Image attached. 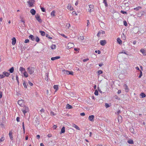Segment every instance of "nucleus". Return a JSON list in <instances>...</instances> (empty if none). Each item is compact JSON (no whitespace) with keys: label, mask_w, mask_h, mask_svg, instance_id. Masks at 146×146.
<instances>
[{"label":"nucleus","mask_w":146,"mask_h":146,"mask_svg":"<svg viewBox=\"0 0 146 146\" xmlns=\"http://www.w3.org/2000/svg\"><path fill=\"white\" fill-rule=\"evenodd\" d=\"M29 38L33 41H34L35 40L34 36L32 35H30L29 36Z\"/></svg>","instance_id":"15"},{"label":"nucleus","mask_w":146,"mask_h":146,"mask_svg":"<svg viewBox=\"0 0 146 146\" xmlns=\"http://www.w3.org/2000/svg\"><path fill=\"white\" fill-rule=\"evenodd\" d=\"M35 40L37 42H39L40 41V39L37 36H36V37L35 38Z\"/></svg>","instance_id":"31"},{"label":"nucleus","mask_w":146,"mask_h":146,"mask_svg":"<svg viewBox=\"0 0 146 146\" xmlns=\"http://www.w3.org/2000/svg\"><path fill=\"white\" fill-rule=\"evenodd\" d=\"M51 16H55V12L54 11H53L51 13Z\"/></svg>","instance_id":"38"},{"label":"nucleus","mask_w":146,"mask_h":146,"mask_svg":"<svg viewBox=\"0 0 146 146\" xmlns=\"http://www.w3.org/2000/svg\"><path fill=\"white\" fill-rule=\"evenodd\" d=\"M130 132H131L132 133H134V134L135 133V132L134 131V129L132 127H131V128H130Z\"/></svg>","instance_id":"28"},{"label":"nucleus","mask_w":146,"mask_h":146,"mask_svg":"<svg viewBox=\"0 0 146 146\" xmlns=\"http://www.w3.org/2000/svg\"><path fill=\"white\" fill-rule=\"evenodd\" d=\"M106 43V41L105 40H103L100 41V44L102 46H104Z\"/></svg>","instance_id":"6"},{"label":"nucleus","mask_w":146,"mask_h":146,"mask_svg":"<svg viewBox=\"0 0 146 146\" xmlns=\"http://www.w3.org/2000/svg\"><path fill=\"white\" fill-rule=\"evenodd\" d=\"M23 110H26L27 111H29V108L28 107H27L26 106H24L23 107Z\"/></svg>","instance_id":"29"},{"label":"nucleus","mask_w":146,"mask_h":146,"mask_svg":"<svg viewBox=\"0 0 146 146\" xmlns=\"http://www.w3.org/2000/svg\"><path fill=\"white\" fill-rule=\"evenodd\" d=\"M55 114H54V113L53 112L51 111L50 112V115L52 116H54Z\"/></svg>","instance_id":"57"},{"label":"nucleus","mask_w":146,"mask_h":146,"mask_svg":"<svg viewBox=\"0 0 146 146\" xmlns=\"http://www.w3.org/2000/svg\"><path fill=\"white\" fill-rule=\"evenodd\" d=\"M23 74H24V76L25 77H27L28 76V74L27 73V72L26 71H25L24 73H23Z\"/></svg>","instance_id":"26"},{"label":"nucleus","mask_w":146,"mask_h":146,"mask_svg":"<svg viewBox=\"0 0 146 146\" xmlns=\"http://www.w3.org/2000/svg\"><path fill=\"white\" fill-rule=\"evenodd\" d=\"M140 95L141 96V98H143L146 96L145 94L143 92L141 93Z\"/></svg>","instance_id":"17"},{"label":"nucleus","mask_w":146,"mask_h":146,"mask_svg":"<svg viewBox=\"0 0 146 146\" xmlns=\"http://www.w3.org/2000/svg\"><path fill=\"white\" fill-rule=\"evenodd\" d=\"M51 48L52 49H55L56 48L55 45L54 44L52 45L51 46Z\"/></svg>","instance_id":"32"},{"label":"nucleus","mask_w":146,"mask_h":146,"mask_svg":"<svg viewBox=\"0 0 146 146\" xmlns=\"http://www.w3.org/2000/svg\"><path fill=\"white\" fill-rule=\"evenodd\" d=\"M11 73H12L13 72L14 70V68L13 67H11L9 70Z\"/></svg>","instance_id":"23"},{"label":"nucleus","mask_w":146,"mask_h":146,"mask_svg":"<svg viewBox=\"0 0 146 146\" xmlns=\"http://www.w3.org/2000/svg\"><path fill=\"white\" fill-rule=\"evenodd\" d=\"M124 87H125V90L126 91V92H128L129 90L127 86L125 84H124Z\"/></svg>","instance_id":"27"},{"label":"nucleus","mask_w":146,"mask_h":146,"mask_svg":"<svg viewBox=\"0 0 146 146\" xmlns=\"http://www.w3.org/2000/svg\"><path fill=\"white\" fill-rule=\"evenodd\" d=\"M62 71L63 72H64V73L65 74H69L70 71L66 70H62Z\"/></svg>","instance_id":"24"},{"label":"nucleus","mask_w":146,"mask_h":146,"mask_svg":"<svg viewBox=\"0 0 146 146\" xmlns=\"http://www.w3.org/2000/svg\"><path fill=\"white\" fill-rule=\"evenodd\" d=\"M121 53H124L128 55V54L124 50H123L121 52Z\"/></svg>","instance_id":"53"},{"label":"nucleus","mask_w":146,"mask_h":146,"mask_svg":"<svg viewBox=\"0 0 146 146\" xmlns=\"http://www.w3.org/2000/svg\"><path fill=\"white\" fill-rule=\"evenodd\" d=\"M3 74H4L5 76L8 77L10 75V73L6 72H4L3 73Z\"/></svg>","instance_id":"12"},{"label":"nucleus","mask_w":146,"mask_h":146,"mask_svg":"<svg viewBox=\"0 0 146 146\" xmlns=\"http://www.w3.org/2000/svg\"><path fill=\"white\" fill-rule=\"evenodd\" d=\"M122 119V117L121 115H119L118 117V120L119 123L121 122V120Z\"/></svg>","instance_id":"13"},{"label":"nucleus","mask_w":146,"mask_h":146,"mask_svg":"<svg viewBox=\"0 0 146 146\" xmlns=\"http://www.w3.org/2000/svg\"><path fill=\"white\" fill-rule=\"evenodd\" d=\"M46 37H48V38L49 39H52V38L50 36H49V35L48 34H46Z\"/></svg>","instance_id":"52"},{"label":"nucleus","mask_w":146,"mask_h":146,"mask_svg":"<svg viewBox=\"0 0 146 146\" xmlns=\"http://www.w3.org/2000/svg\"><path fill=\"white\" fill-rule=\"evenodd\" d=\"M80 115L81 116H84L85 115V114L84 113H80Z\"/></svg>","instance_id":"63"},{"label":"nucleus","mask_w":146,"mask_h":146,"mask_svg":"<svg viewBox=\"0 0 146 146\" xmlns=\"http://www.w3.org/2000/svg\"><path fill=\"white\" fill-rule=\"evenodd\" d=\"M35 2V0H29L27 2L29 7H32L34 6V4Z\"/></svg>","instance_id":"2"},{"label":"nucleus","mask_w":146,"mask_h":146,"mask_svg":"<svg viewBox=\"0 0 146 146\" xmlns=\"http://www.w3.org/2000/svg\"><path fill=\"white\" fill-rule=\"evenodd\" d=\"M94 94L96 96H97L98 95V91L97 90H95Z\"/></svg>","instance_id":"37"},{"label":"nucleus","mask_w":146,"mask_h":146,"mask_svg":"<svg viewBox=\"0 0 146 146\" xmlns=\"http://www.w3.org/2000/svg\"><path fill=\"white\" fill-rule=\"evenodd\" d=\"M35 18L37 21L40 23H41L42 22V20L40 18V16L38 14H36L35 15Z\"/></svg>","instance_id":"3"},{"label":"nucleus","mask_w":146,"mask_h":146,"mask_svg":"<svg viewBox=\"0 0 146 146\" xmlns=\"http://www.w3.org/2000/svg\"><path fill=\"white\" fill-rule=\"evenodd\" d=\"M117 42L119 44H122V41L119 38H117Z\"/></svg>","instance_id":"21"},{"label":"nucleus","mask_w":146,"mask_h":146,"mask_svg":"<svg viewBox=\"0 0 146 146\" xmlns=\"http://www.w3.org/2000/svg\"><path fill=\"white\" fill-rule=\"evenodd\" d=\"M65 132V127H64L63 126L61 130V131L60 132V134H61L62 133H64Z\"/></svg>","instance_id":"10"},{"label":"nucleus","mask_w":146,"mask_h":146,"mask_svg":"<svg viewBox=\"0 0 146 146\" xmlns=\"http://www.w3.org/2000/svg\"><path fill=\"white\" fill-rule=\"evenodd\" d=\"M69 74H70V75H73V72L72 71H70V73H69Z\"/></svg>","instance_id":"58"},{"label":"nucleus","mask_w":146,"mask_h":146,"mask_svg":"<svg viewBox=\"0 0 146 146\" xmlns=\"http://www.w3.org/2000/svg\"><path fill=\"white\" fill-rule=\"evenodd\" d=\"M140 51L144 55H145L146 54H144V53L145 50L144 49H141L140 50Z\"/></svg>","instance_id":"41"},{"label":"nucleus","mask_w":146,"mask_h":146,"mask_svg":"<svg viewBox=\"0 0 146 146\" xmlns=\"http://www.w3.org/2000/svg\"><path fill=\"white\" fill-rule=\"evenodd\" d=\"M102 33V32H101L100 31H99L97 34V36L98 37H100V35Z\"/></svg>","instance_id":"43"},{"label":"nucleus","mask_w":146,"mask_h":146,"mask_svg":"<svg viewBox=\"0 0 146 146\" xmlns=\"http://www.w3.org/2000/svg\"><path fill=\"white\" fill-rule=\"evenodd\" d=\"M9 135L11 139L12 140L13 139V133L12 131H9Z\"/></svg>","instance_id":"8"},{"label":"nucleus","mask_w":146,"mask_h":146,"mask_svg":"<svg viewBox=\"0 0 146 146\" xmlns=\"http://www.w3.org/2000/svg\"><path fill=\"white\" fill-rule=\"evenodd\" d=\"M5 77V76L3 74L2 75L0 74V78H2Z\"/></svg>","instance_id":"51"},{"label":"nucleus","mask_w":146,"mask_h":146,"mask_svg":"<svg viewBox=\"0 0 146 146\" xmlns=\"http://www.w3.org/2000/svg\"><path fill=\"white\" fill-rule=\"evenodd\" d=\"M141 8V7L138 6V7L136 8H134V9L137 11L140 8Z\"/></svg>","instance_id":"33"},{"label":"nucleus","mask_w":146,"mask_h":146,"mask_svg":"<svg viewBox=\"0 0 146 146\" xmlns=\"http://www.w3.org/2000/svg\"><path fill=\"white\" fill-rule=\"evenodd\" d=\"M30 13H31L32 15H34L36 13V11L34 9H32L31 10Z\"/></svg>","instance_id":"11"},{"label":"nucleus","mask_w":146,"mask_h":146,"mask_svg":"<svg viewBox=\"0 0 146 146\" xmlns=\"http://www.w3.org/2000/svg\"><path fill=\"white\" fill-rule=\"evenodd\" d=\"M74 44L72 43H68L67 45V48L68 49H70L73 48L74 46Z\"/></svg>","instance_id":"4"},{"label":"nucleus","mask_w":146,"mask_h":146,"mask_svg":"<svg viewBox=\"0 0 146 146\" xmlns=\"http://www.w3.org/2000/svg\"><path fill=\"white\" fill-rule=\"evenodd\" d=\"M74 127L77 129L78 130H80V128L77 125H75Z\"/></svg>","instance_id":"44"},{"label":"nucleus","mask_w":146,"mask_h":146,"mask_svg":"<svg viewBox=\"0 0 146 146\" xmlns=\"http://www.w3.org/2000/svg\"><path fill=\"white\" fill-rule=\"evenodd\" d=\"M41 9L42 12H44L45 11V9L43 7H41Z\"/></svg>","instance_id":"48"},{"label":"nucleus","mask_w":146,"mask_h":146,"mask_svg":"<svg viewBox=\"0 0 146 146\" xmlns=\"http://www.w3.org/2000/svg\"><path fill=\"white\" fill-rule=\"evenodd\" d=\"M35 70L34 68L32 67H29L27 69V70L30 74H32L34 72Z\"/></svg>","instance_id":"1"},{"label":"nucleus","mask_w":146,"mask_h":146,"mask_svg":"<svg viewBox=\"0 0 146 146\" xmlns=\"http://www.w3.org/2000/svg\"><path fill=\"white\" fill-rule=\"evenodd\" d=\"M40 33L41 35L42 36H44L45 35V33L43 31H40Z\"/></svg>","instance_id":"30"},{"label":"nucleus","mask_w":146,"mask_h":146,"mask_svg":"<svg viewBox=\"0 0 146 146\" xmlns=\"http://www.w3.org/2000/svg\"><path fill=\"white\" fill-rule=\"evenodd\" d=\"M19 70L21 72H23V71H24V72L25 71V68L22 67H20L19 68Z\"/></svg>","instance_id":"19"},{"label":"nucleus","mask_w":146,"mask_h":146,"mask_svg":"<svg viewBox=\"0 0 146 146\" xmlns=\"http://www.w3.org/2000/svg\"><path fill=\"white\" fill-rule=\"evenodd\" d=\"M121 113V111L120 110H118L117 112V115H119L120 113Z\"/></svg>","instance_id":"60"},{"label":"nucleus","mask_w":146,"mask_h":146,"mask_svg":"<svg viewBox=\"0 0 146 146\" xmlns=\"http://www.w3.org/2000/svg\"><path fill=\"white\" fill-rule=\"evenodd\" d=\"M89 60V59L88 58H85V59H84L83 60V61L84 62H85L88 60Z\"/></svg>","instance_id":"54"},{"label":"nucleus","mask_w":146,"mask_h":146,"mask_svg":"<svg viewBox=\"0 0 146 146\" xmlns=\"http://www.w3.org/2000/svg\"><path fill=\"white\" fill-rule=\"evenodd\" d=\"M29 39H26L25 40V43H27L29 42Z\"/></svg>","instance_id":"55"},{"label":"nucleus","mask_w":146,"mask_h":146,"mask_svg":"<svg viewBox=\"0 0 146 146\" xmlns=\"http://www.w3.org/2000/svg\"><path fill=\"white\" fill-rule=\"evenodd\" d=\"M12 44L13 45H14L16 42V40L15 37H13L12 39Z\"/></svg>","instance_id":"9"},{"label":"nucleus","mask_w":146,"mask_h":146,"mask_svg":"<svg viewBox=\"0 0 146 146\" xmlns=\"http://www.w3.org/2000/svg\"><path fill=\"white\" fill-rule=\"evenodd\" d=\"M103 3H104L105 5V6L106 7H107L108 6V5L107 3V2L106 1H103Z\"/></svg>","instance_id":"40"},{"label":"nucleus","mask_w":146,"mask_h":146,"mask_svg":"<svg viewBox=\"0 0 146 146\" xmlns=\"http://www.w3.org/2000/svg\"><path fill=\"white\" fill-rule=\"evenodd\" d=\"M53 127L54 129H55L57 127V126L56 125H54L53 126Z\"/></svg>","instance_id":"64"},{"label":"nucleus","mask_w":146,"mask_h":146,"mask_svg":"<svg viewBox=\"0 0 146 146\" xmlns=\"http://www.w3.org/2000/svg\"><path fill=\"white\" fill-rule=\"evenodd\" d=\"M28 84L31 86H32L33 85V84L29 81L28 82Z\"/></svg>","instance_id":"56"},{"label":"nucleus","mask_w":146,"mask_h":146,"mask_svg":"<svg viewBox=\"0 0 146 146\" xmlns=\"http://www.w3.org/2000/svg\"><path fill=\"white\" fill-rule=\"evenodd\" d=\"M123 24L125 26H126L127 25V23L125 21H123Z\"/></svg>","instance_id":"45"},{"label":"nucleus","mask_w":146,"mask_h":146,"mask_svg":"<svg viewBox=\"0 0 146 146\" xmlns=\"http://www.w3.org/2000/svg\"><path fill=\"white\" fill-rule=\"evenodd\" d=\"M2 93L1 92H0V98H2Z\"/></svg>","instance_id":"59"},{"label":"nucleus","mask_w":146,"mask_h":146,"mask_svg":"<svg viewBox=\"0 0 146 146\" xmlns=\"http://www.w3.org/2000/svg\"><path fill=\"white\" fill-rule=\"evenodd\" d=\"M89 8L90 9L94 10L93 9L94 7V5H89Z\"/></svg>","instance_id":"35"},{"label":"nucleus","mask_w":146,"mask_h":146,"mask_svg":"<svg viewBox=\"0 0 146 146\" xmlns=\"http://www.w3.org/2000/svg\"><path fill=\"white\" fill-rule=\"evenodd\" d=\"M24 100H19L18 101V104L20 106H22Z\"/></svg>","instance_id":"7"},{"label":"nucleus","mask_w":146,"mask_h":146,"mask_svg":"<svg viewBox=\"0 0 146 146\" xmlns=\"http://www.w3.org/2000/svg\"><path fill=\"white\" fill-rule=\"evenodd\" d=\"M142 75V73L141 70H140V75L139 76V78H141Z\"/></svg>","instance_id":"39"},{"label":"nucleus","mask_w":146,"mask_h":146,"mask_svg":"<svg viewBox=\"0 0 146 146\" xmlns=\"http://www.w3.org/2000/svg\"><path fill=\"white\" fill-rule=\"evenodd\" d=\"M95 52L96 53H97V52H98V54H100V53H101V51L99 50H96L95 51Z\"/></svg>","instance_id":"47"},{"label":"nucleus","mask_w":146,"mask_h":146,"mask_svg":"<svg viewBox=\"0 0 146 146\" xmlns=\"http://www.w3.org/2000/svg\"><path fill=\"white\" fill-rule=\"evenodd\" d=\"M105 106L106 108H108L110 107V106L107 103H106L105 104Z\"/></svg>","instance_id":"49"},{"label":"nucleus","mask_w":146,"mask_h":146,"mask_svg":"<svg viewBox=\"0 0 146 146\" xmlns=\"http://www.w3.org/2000/svg\"><path fill=\"white\" fill-rule=\"evenodd\" d=\"M23 84L25 88H27V83H26V82L25 81L23 82Z\"/></svg>","instance_id":"20"},{"label":"nucleus","mask_w":146,"mask_h":146,"mask_svg":"<svg viewBox=\"0 0 146 146\" xmlns=\"http://www.w3.org/2000/svg\"><path fill=\"white\" fill-rule=\"evenodd\" d=\"M67 9L69 10H73V8L70 5L68 4L67 7Z\"/></svg>","instance_id":"16"},{"label":"nucleus","mask_w":146,"mask_h":146,"mask_svg":"<svg viewBox=\"0 0 146 146\" xmlns=\"http://www.w3.org/2000/svg\"><path fill=\"white\" fill-rule=\"evenodd\" d=\"M4 138H3V137H1V138L0 139V142H1L2 141H4Z\"/></svg>","instance_id":"46"},{"label":"nucleus","mask_w":146,"mask_h":146,"mask_svg":"<svg viewBox=\"0 0 146 146\" xmlns=\"http://www.w3.org/2000/svg\"><path fill=\"white\" fill-rule=\"evenodd\" d=\"M97 72L98 75L102 74L103 73V71L101 70H99Z\"/></svg>","instance_id":"36"},{"label":"nucleus","mask_w":146,"mask_h":146,"mask_svg":"<svg viewBox=\"0 0 146 146\" xmlns=\"http://www.w3.org/2000/svg\"><path fill=\"white\" fill-rule=\"evenodd\" d=\"M127 142L130 144H133V141L132 139H129L127 141Z\"/></svg>","instance_id":"25"},{"label":"nucleus","mask_w":146,"mask_h":146,"mask_svg":"<svg viewBox=\"0 0 146 146\" xmlns=\"http://www.w3.org/2000/svg\"><path fill=\"white\" fill-rule=\"evenodd\" d=\"M94 115H91L89 116L88 119L90 121H94Z\"/></svg>","instance_id":"5"},{"label":"nucleus","mask_w":146,"mask_h":146,"mask_svg":"<svg viewBox=\"0 0 146 146\" xmlns=\"http://www.w3.org/2000/svg\"><path fill=\"white\" fill-rule=\"evenodd\" d=\"M20 118L19 117H17V118L16 120L17 122H19V121Z\"/></svg>","instance_id":"61"},{"label":"nucleus","mask_w":146,"mask_h":146,"mask_svg":"<svg viewBox=\"0 0 146 146\" xmlns=\"http://www.w3.org/2000/svg\"><path fill=\"white\" fill-rule=\"evenodd\" d=\"M16 80L17 81L18 84H19V80H18L19 78H18V77L17 75L16 76Z\"/></svg>","instance_id":"42"},{"label":"nucleus","mask_w":146,"mask_h":146,"mask_svg":"<svg viewBox=\"0 0 146 146\" xmlns=\"http://www.w3.org/2000/svg\"><path fill=\"white\" fill-rule=\"evenodd\" d=\"M60 58V57L59 56H57L55 57H52L51 58V60H55L59 59Z\"/></svg>","instance_id":"14"},{"label":"nucleus","mask_w":146,"mask_h":146,"mask_svg":"<svg viewBox=\"0 0 146 146\" xmlns=\"http://www.w3.org/2000/svg\"><path fill=\"white\" fill-rule=\"evenodd\" d=\"M120 12L121 13H122L123 14H127V12H126L125 11H123V10H121V11H120Z\"/></svg>","instance_id":"34"},{"label":"nucleus","mask_w":146,"mask_h":146,"mask_svg":"<svg viewBox=\"0 0 146 146\" xmlns=\"http://www.w3.org/2000/svg\"><path fill=\"white\" fill-rule=\"evenodd\" d=\"M22 111L24 114H25V113H26L27 112H28L26 110H24L23 109L22 110Z\"/></svg>","instance_id":"50"},{"label":"nucleus","mask_w":146,"mask_h":146,"mask_svg":"<svg viewBox=\"0 0 146 146\" xmlns=\"http://www.w3.org/2000/svg\"><path fill=\"white\" fill-rule=\"evenodd\" d=\"M66 108L68 109H72V106L70 105L69 104H68L66 105Z\"/></svg>","instance_id":"18"},{"label":"nucleus","mask_w":146,"mask_h":146,"mask_svg":"<svg viewBox=\"0 0 146 146\" xmlns=\"http://www.w3.org/2000/svg\"><path fill=\"white\" fill-rule=\"evenodd\" d=\"M55 90V92H56L57 91L58 89V85H54L53 86Z\"/></svg>","instance_id":"22"},{"label":"nucleus","mask_w":146,"mask_h":146,"mask_svg":"<svg viewBox=\"0 0 146 146\" xmlns=\"http://www.w3.org/2000/svg\"><path fill=\"white\" fill-rule=\"evenodd\" d=\"M0 125L2 127H4V124L2 123H0Z\"/></svg>","instance_id":"62"}]
</instances>
